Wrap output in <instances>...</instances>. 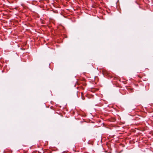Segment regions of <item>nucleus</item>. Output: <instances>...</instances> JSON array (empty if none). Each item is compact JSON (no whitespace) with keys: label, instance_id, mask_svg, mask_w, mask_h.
Returning <instances> with one entry per match:
<instances>
[{"label":"nucleus","instance_id":"nucleus-5","mask_svg":"<svg viewBox=\"0 0 153 153\" xmlns=\"http://www.w3.org/2000/svg\"><path fill=\"white\" fill-rule=\"evenodd\" d=\"M58 7L59 8V6L58 5Z\"/></svg>","mask_w":153,"mask_h":153},{"label":"nucleus","instance_id":"nucleus-4","mask_svg":"<svg viewBox=\"0 0 153 153\" xmlns=\"http://www.w3.org/2000/svg\"><path fill=\"white\" fill-rule=\"evenodd\" d=\"M60 37V39H61L62 38H61V37Z\"/></svg>","mask_w":153,"mask_h":153},{"label":"nucleus","instance_id":"nucleus-6","mask_svg":"<svg viewBox=\"0 0 153 153\" xmlns=\"http://www.w3.org/2000/svg\"><path fill=\"white\" fill-rule=\"evenodd\" d=\"M56 1H57V0H56Z\"/></svg>","mask_w":153,"mask_h":153},{"label":"nucleus","instance_id":"nucleus-3","mask_svg":"<svg viewBox=\"0 0 153 153\" xmlns=\"http://www.w3.org/2000/svg\"><path fill=\"white\" fill-rule=\"evenodd\" d=\"M78 92H77V93L76 94V95H77V97H79V96H78Z\"/></svg>","mask_w":153,"mask_h":153},{"label":"nucleus","instance_id":"nucleus-2","mask_svg":"<svg viewBox=\"0 0 153 153\" xmlns=\"http://www.w3.org/2000/svg\"><path fill=\"white\" fill-rule=\"evenodd\" d=\"M64 29V27L62 26H59H59H58V30L59 29L61 30L62 29ZM58 36H59V31H58Z\"/></svg>","mask_w":153,"mask_h":153},{"label":"nucleus","instance_id":"nucleus-1","mask_svg":"<svg viewBox=\"0 0 153 153\" xmlns=\"http://www.w3.org/2000/svg\"><path fill=\"white\" fill-rule=\"evenodd\" d=\"M79 94H81L82 98L83 100H84L85 99V98L83 96V94L82 92H81V93L79 92Z\"/></svg>","mask_w":153,"mask_h":153},{"label":"nucleus","instance_id":"nucleus-7","mask_svg":"<svg viewBox=\"0 0 153 153\" xmlns=\"http://www.w3.org/2000/svg\"><path fill=\"white\" fill-rule=\"evenodd\" d=\"M58 40H59V39H58Z\"/></svg>","mask_w":153,"mask_h":153}]
</instances>
